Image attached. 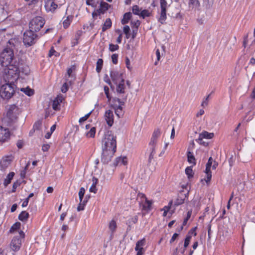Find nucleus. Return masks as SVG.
<instances>
[{"label":"nucleus","instance_id":"nucleus-1","mask_svg":"<svg viewBox=\"0 0 255 255\" xmlns=\"http://www.w3.org/2000/svg\"><path fill=\"white\" fill-rule=\"evenodd\" d=\"M0 63L1 66L5 67L2 72L5 78H8L9 76L15 77L19 75V63L14 57L11 48H5L0 53Z\"/></svg>","mask_w":255,"mask_h":255},{"label":"nucleus","instance_id":"nucleus-2","mask_svg":"<svg viewBox=\"0 0 255 255\" xmlns=\"http://www.w3.org/2000/svg\"><path fill=\"white\" fill-rule=\"evenodd\" d=\"M102 161L104 163H108L111 160L116 151L117 142L116 137L108 131L105 133L102 139Z\"/></svg>","mask_w":255,"mask_h":255},{"label":"nucleus","instance_id":"nucleus-3","mask_svg":"<svg viewBox=\"0 0 255 255\" xmlns=\"http://www.w3.org/2000/svg\"><path fill=\"white\" fill-rule=\"evenodd\" d=\"M19 75L15 77L9 76L8 78H4L2 75V79L0 82V96L4 100L10 99L15 93V85L14 81L18 80Z\"/></svg>","mask_w":255,"mask_h":255},{"label":"nucleus","instance_id":"nucleus-4","mask_svg":"<svg viewBox=\"0 0 255 255\" xmlns=\"http://www.w3.org/2000/svg\"><path fill=\"white\" fill-rule=\"evenodd\" d=\"M44 19L41 16L32 18L29 23V28L33 32L39 31L45 24Z\"/></svg>","mask_w":255,"mask_h":255},{"label":"nucleus","instance_id":"nucleus-5","mask_svg":"<svg viewBox=\"0 0 255 255\" xmlns=\"http://www.w3.org/2000/svg\"><path fill=\"white\" fill-rule=\"evenodd\" d=\"M24 238V233L22 231L19 232L17 236L13 237L10 244V248L12 251L17 252L20 249L21 245V239Z\"/></svg>","mask_w":255,"mask_h":255},{"label":"nucleus","instance_id":"nucleus-6","mask_svg":"<svg viewBox=\"0 0 255 255\" xmlns=\"http://www.w3.org/2000/svg\"><path fill=\"white\" fill-rule=\"evenodd\" d=\"M35 33L30 29L24 32L23 41L25 45L31 46L35 43L36 38L37 37V35Z\"/></svg>","mask_w":255,"mask_h":255},{"label":"nucleus","instance_id":"nucleus-7","mask_svg":"<svg viewBox=\"0 0 255 255\" xmlns=\"http://www.w3.org/2000/svg\"><path fill=\"white\" fill-rule=\"evenodd\" d=\"M18 114V108L14 105H10L7 111L6 118L9 122H12L16 119Z\"/></svg>","mask_w":255,"mask_h":255},{"label":"nucleus","instance_id":"nucleus-8","mask_svg":"<svg viewBox=\"0 0 255 255\" xmlns=\"http://www.w3.org/2000/svg\"><path fill=\"white\" fill-rule=\"evenodd\" d=\"M160 5L161 11L158 21L163 24L165 21L166 17V9L167 8V3L166 0H160Z\"/></svg>","mask_w":255,"mask_h":255},{"label":"nucleus","instance_id":"nucleus-9","mask_svg":"<svg viewBox=\"0 0 255 255\" xmlns=\"http://www.w3.org/2000/svg\"><path fill=\"white\" fill-rule=\"evenodd\" d=\"M111 78L115 84H118L119 82H123L124 77L123 72L117 70H113L110 72Z\"/></svg>","mask_w":255,"mask_h":255},{"label":"nucleus","instance_id":"nucleus-10","mask_svg":"<svg viewBox=\"0 0 255 255\" xmlns=\"http://www.w3.org/2000/svg\"><path fill=\"white\" fill-rule=\"evenodd\" d=\"M213 159L210 157L206 165L205 173L206 174V177L205 179L206 182L207 183L210 181L212 177V173L211 171V167L213 162Z\"/></svg>","mask_w":255,"mask_h":255},{"label":"nucleus","instance_id":"nucleus-11","mask_svg":"<svg viewBox=\"0 0 255 255\" xmlns=\"http://www.w3.org/2000/svg\"><path fill=\"white\" fill-rule=\"evenodd\" d=\"M12 160L11 156L3 157L0 161V167L1 170H5L10 164Z\"/></svg>","mask_w":255,"mask_h":255},{"label":"nucleus","instance_id":"nucleus-12","mask_svg":"<svg viewBox=\"0 0 255 255\" xmlns=\"http://www.w3.org/2000/svg\"><path fill=\"white\" fill-rule=\"evenodd\" d=\"M10 132L8 128L0 126V143L6 141L9 137Z\"/></svg>","mask_w":255,"mask_h":255},{"label":"nucleus","instance_id":"nucleus-13","mask_svg":"<svg viewBox=\"0 0 255 255\" xmlns=\"http://www.w3.org/2000/svg\"><path fill=\"white\" fill-rule=\"evenodd\" d=\"M105 119L109 127H112L114 123V115L113 112L108 110L105 113Z\"/></svg>","mask_w":255,"mask_h":255},{"label":"nucleus","instance_id":"nucleus-14","mask_svg":"<svg viewBox=\"0 0 255 255\" xmlns=\"http://www.w3.org/2000/svg\"><path fill=\"white\" fill-rule=\"evenodd\" d=\"M63 98L62 96H58L53 101L52 108L55 111L60 110V104L62 102Z\"/></svg>","mask_w":255,"mask_h":255},{"label":"nucleus","instance_id":"nucleus-15","mask_svg":"<svg viewBox=\"0 0 255 255\" xmlns=\"http://www.w3.org/2000/svg\"><path fill=\"white\" fill-rule=\"evenodd\" d=\"M114 101L115 102H118L119 105L118 106L116 105L117 108L115 109V113L117 115L118 117H120L123 115L122 112V106L124 105V102H122L119 99H115Z\"/></svg>","mask_w":255,"mask_h":255},{"label":"nucleus","instance_id":"nucleus-16","mask_svg":"<svg viewBox=\"0 0 255 255\" xmlns=\"http://www.w3.org/2000/svg\"><path fill=\"white\" fill-rule=\"evenodd\" d=\"M213 136V133H210L206 131H204L199 134V137L196 140L198 142H200L203 138L211 139Z\"/></svg>","mask_w":255,"mask_h":255},{"label":"nucleus","instance_id":"nucleus-17","mask_svg":"<svg viewBox=\"0 0 255 255\" xmlns=\"http://www.w3.org/2000/svg\"><path fill=\"white\" fill-rule=\"evenodd\" d=\"M141 198H143L145 201H140V203H142L143 204V209L144 210H150L151 205V201L147 200L145 196L143 194H140L139 195Z\"/></svg>","mask_w":255,"mask_h":255},{"label":"nucleus","instance_id":"nucleus-18","mask_svg":"<svg viewBox=\"0 0 255 255\" xmlns=\"http://www.w3.org/2000/svg\"><path fill=\"white\" fill-rule=\"evenodd\" d=\"M117 226L116 221L115 220H111L109 224V229L110 232V239H112L113 235L116 231Z\"/></svg>","mask_w":255,"mask_h":255},{"label":"nucleus","instance_id":"nucleus-19","mask_svg":"<svg viewBox=\"0 0 255 255\" xmlns=\"http://www.w3.org/2000/svg\"><path fill=\"white\" fill-rule=\"evenodd\" d=\"M157 141V139L151 137L150 141L149 143V145L150 146L151 153L149 156V158H152L155 152V147L156 145V143Z\"/></svg>","mask_w":255,"mask_h":255},{"label":"nucleus","instance_id":"nucleus-20","mask_svg":"<svg viewBox=\"0 0 255 255\" xmlns=\"http://www.w3.org/2000/svg\"><path fill=\"white\" fill-rule=\"evenodd\" d=\"M45 8L47 12H54L57 7V4L54 1L49 2L47 3H45Z\"/></svg>","mask_w":255,"mask_h":255},{"label":"nucleus","instance_id":"nucleus-21","mask_svg":"<svg viewBox=\"0 0 255 255\" xmlns=\"http://www.w3.org/2000/svg\"><path fill=\"white\" fill-rule=\"evenodd\" d=\"M145 240L144 239L137 242L135 248V250L137 253H144V250L143 248Z\"/></svg>","mask_w":255,"mask_h":255},{"label":"nucleus","instance_id":"nucleus-22","mask_svg":"<svg viewBox=\"0 0 255 255\" xmlns=\"http://www.w3.org/2000/svg\"><path fill=\"white\" fill-rule=\"evenodd\" d=\"M117 85L116 91L118 94H124L125 93V89L126 88L125 81L123 82H119L118 84H115Z\"/></svg>","mask_w":255,"mask_h":255},{"label":"nucleus","instance_id":"nucleus-23","mask_svg":"<svg viewBox=\"0 0 255 255\" xmlns=\"http://www.w3.org/2000/svg\"><path fill=\"white\" fill-rule=\"evenodd\" d=\"M75 70L74 66L71 67L67 69V74L65 75V80L67 82H69L70 83H71L72 80H69V78H74V75L73 74V72Z\"/></svg>","mask_w":255,"mask_h":255},{"label":"nucleus","instance_id":"nucleus-24","mask_svg":"<svg viewBox=\"0 0 255 255\" xmlns=\"http://www.w3.org/2000/svg\"><path fill=\"white\" fill-rule=\"evenodd\" d=\"M110 6V5L108 3L101 1L98 10L101 14H104L109 9Z\"/></svg>","mask_w":255,"mask_h":255},{"label":"nucleus","instance_id":"nucleus-25","mask_svg":"<svg viewBox=\"0 0 255 255\" xmlns=\"http://www.w3.org/2000/svg\"><path fill=\"white\" fill-rule=\"evenodd\" d=\"M128 163V158L126 156L119 157L116 158V165H125Z\"/></svg>","mask_w":255,"mask_h":255},{"label":"nucleus","instance_id":"nucleus-26","mask_svg":"<svg viewBox=\"0 0 255 255\" xmlns=\"http://www.w3.org/2000/svg\"><path fill=\"white\" fill-rule=\"evenodd\" d=\"M186 197V194L178 196L176 201L174 202V205L176 206L180 205L184 203L185 198Z\"/></svg>","mask_w":255,"mask_h":255},{"label":"nucleus","instance_id":"nucleus-27","mask_svg":"<svg viewBox=\"0 0 255 255\" xmlns=\"http://www.w3.org/2000/svg\"><path fill=\"white\" fill-rule=\"evenodd\" d=\"M73 18V15H68L63 21V25L64 28H67L70 25Z\"/></svg>","mask_w":255,"mask_h":255},{"label":"nucleus","instance_id":"nucleus-28","mask_svg":"<svg viewBox=\"0 0 255 255\" xmlns=\"http://www.w3.org/2000/svg\"><path fill=\"white\" fill-rule=\"evenodd\" d=\"M14 174H15L13 172H11L6 176L3 182L4 186H7L11 182Z\"/></svg>","mask_w":255,"mask_h":255},{"label":"nucleus","instance_id":"nucleus-29","mask_svg":"<svg viewBox=\"0 0 255 255\" xmlns=\"http://www.w3.org/2000/svg\"><path fill=\"white\" fill-rule=\"evenodd\" d=\"M96 131L95 127H92L89 131L85 133V135L88 138H93L95 137Z\"/></svg>","mask_w":255,"mask_h":255},{"label":"nucleus","instance_id":"nucleus-30","mask_svg":"<svg viewBox=\"0 0 255 255\" xmlns=\"http://www.w3.org/2000/svg\"><path fill=\"white\" fill-rule=\"evenodd\" d=\"M187 160L190 164H192L193 165L196 164V159L193 155V153L190 151L187 152Z\"/></svg>","mask_w":255,"mask_h":255},{"label":"nucleus","instance_id":"nucleus-31","mask_svg":"<svg viewBox=\"0 0 255 255\" xmlns=\"http://www.w3.org/2000/svg\"><path fill=\"white\" fill-rule=\"evenodd\" d=\"M131 17V13L130 12H127L124 14L123 18L121 20V22L123 24H127L129 20Z\"/></svg>","mask_w":255,"mask_h":255},{"label":"nucleus","instance_id":"nucleus-32","mask_svg":"<svg viewBox=\"0 0 255 255\" xmlns=\"http://www.w3.org/2000/svg\"><path fill=\"white\" fill-rule=\"evenodd\" d=\"M20 226L21 224L19 222H16L10 228L9 232L11 233H14L15 232L18 231V232L19 233V232L20 231H19Z\"/></svg>","mask_w":255,"mask_h":255},{"label":"nucleus","instance_id":"nucleus-33","mask_svg":"<svg viewBox=\"0 0 255 255\" xmlns=\"http://www.w3.org/2000/svg\"><path fill=\"white\" fill-rule=\"evenodd\" d=\"M29 217V214L26 211H22L21 212L19 216L18 219L21 221L24 222L26 221Z\"/></svg>","mask_w":255,"mask_h":255},{"label":"nucleus","instance_id":"nucleus-34","mask_svg":"<svg viewBox=\"0 0 255 255\" xmlns=\"http://www.w3.org/2000/svg\"><path fill=\"white\" fill-rule=\"evenodd\" d=\"M93 183L91 186L90 188V192L96 193L97 192V189L96 188V185L98 182V179L95 177L93 178L92 179Z\"/></svg>","mask_w":255,"mask_h":255},{"label":"nucleus","instance_id":"nucleus-35","mask_svg":"<svg viewBox=\"0 0 255 255\" xmlns=\"http://www.w3.org/2000/svg\"><path fill=\"white\" fill-rule=\"evenodd\" d=\"M112 26V21L110 18L106 19L102 27V31H105Z\"/></svg>","mask_w":255,"mask_h":255},{"label":"nucleus","instance_id":"nucleus-36","mask_svg":"<svg viewBox=\"0 0 255 255\" xmlns=\"http://www.w3.org/2000/svg\"><path fill=\"white\" fill-rule=\"evenodd\" d=\"M192 237L191 235H187L185 239L184 243V248L183 251L182 252V253L183 254L185 252V249L188 246V245L190 244V242L191 241Z\"/></svg>","mask_w":255,"mask_h":255},{"label":"nucleus","instance_id":"nucleus-37","mask_svg":"<svg viewBox=\"0 0 255 255\" xmlns=\"http://www.w3.org/2000/svg\"><path fill=\"white\" fill-rule=\"evenodd\" d=\"M21 91L24 92L26 95L28 96H31L34 94L33 91L29 87L21 88Z\"/></svg>","mask_w":255,"mask_h":255},{"label":"nucleus","instance_id":"nucleus-38","mask_svg":"<svg viewBox=\"0 0 255 255\" xmlns=\"http://www.w3.org/2000/svg\"><path fill=\"white\" fill-rule=\"evenodd\" d=\"M103 60L102 59H99L96 63V71L99 73L102 68Z\"/></svg>","mask_w":255,"mask_h":255},{"label":"nucleus","instance_id":"nucleus-39","mask_svg":"<svg viewBox=\"0 0 255 255\" xmlns=\"http://www.w3.org/2000/svg\"><path fill=\"white\" fill-rule=\"evenodd\" d=\"M189 5L190 7L196 8L199 6V2L198 0H189Z\"/></svg>","mask_w":255,"mask_h":255},{"label":"nucleus","instance_id":"nucleus-40","mask_svg":"<svg viewBox=\"0 0 255 255\" xmlns=\"http://www.w3.org/2000/svg\"><path fill=\"white\" fill-rule=\"evenodd\" d=\"M185 173L187 175L188 178L192 177L193 176V172L192 167H191V166L187 167L185 169Z\"/></svg>","mask_w":255,"mask_h":255},{"label":"nucleus","instance_id":"nucleus-41","mask_svg":"<svg viewBox=\"0 0 255 255\" xmlns=\"http://www.w3.org/2000/svg\"><path fill=\"white\" fill-rule=\"evenodd\" d=\"M150 14V12L147 9L141 10L139 16L144 18L145 17L149 16Z\"/></svg>","mask_w":255,"mask_h":255},{"label":"nucleus","instance_id":"nucleus-42","mask_svg":"<svg viewBox=\"0 0 255 255\" xmlns=\"http://www.w3.org/2000/svg\"><path fill=\"white\" fill-rule=\"evenodd\" d=\"M93 111V110H92L89 113H88L86 115H85V116L80 118V119L79 120V123L82 124L83 122L86 121L89 118V117L90 116V115H91Z\"/></svg>","mask_w":255,"mask_h":255},{"label":"nucleus","instance_id":"nucleus-43","mask_svg":"<svg viewBox=\"0 0 255 255\" xmlns=\"http://www.w3.org/2000/svg\"><path fill=\"white\" fill-rule=\"evenodd\" d=\"M132 12L135 14L139 15L141 9H140L139 6L137 5L132 6Z\"/></svg>","mask_w":255,"mask_h":255},{"label":"nucleus","instance_id":"nucleus-44","mask_svg":"<svg viewBox=\"0 0 255 255\" xmlns=\"http://www.w3.org/2000/svg\"><path fill=\"white\" fill-rule=\"evenodd\" d=\"M131 26L133 29H137L138 26L140 24V22L138 20L131 21Z\"/></svg>","mask_w":255,"mask_h":255},{"label":"nucleus","instance_id":"nucleus-45","mask_svg":"<svg viewBox=\"0 0 255 255\" xmlns=\"http://www.w3.org/2000/svg\"><path fill=\"white\" fill-rule=\"evenodd\" d=\"M85 190L84 188H83V187L80 188L79 193H78L80 202H82L83 201L82 200H83L84 195L85 194Z\"/></svg>","mask_w":255,"mask_h":255},{"label":"nucleus","instance_id":"nucleus-46","mask_svg":"<svg viewBox=\"0 0 255 255\" xmlns=\"http://www.w3.org/2000/svg\"><path fill=\"white\" fill-rule=\"evenodd\" d=\"M161 134V131L159 128L155 129L152 135V137L157 139Z\"/></svg>","mask_w":255,"mask_h":255},{"label":"nucleus","instance_id":"nucleus-47","mask_svg":"<svg viewBox=\"0 0 255 255\" xmlns=\"http://www.w3.org/2000/svg\"><path fill=\"white\" fill-rule=\"evenodd\" d=\"M48 55L49 57H51L53 55H54L55 56L57 57L59 56V53L54 50L53 47H51V48L49 50Z\"/></svg>","mask_w":255,"mask_h":255},{"label":"nucleus","instance_id":"nucleus-48","mask_svg":"<svg viewBox=\"0 0 255 255\" xmlns=\"http://www.w3.org/2000/svg\"><path fill=\"white\" fill-rule=\"evenodd\" d=\"M137 220H138V218L137 216H135L132 217V218H130L129 219H128L127 221V224H129V226H130V224L131 223H132V224L136 223L137 221Z\"/></svg>","mask_w":255,"mask_h":255},{"label":"nucleus","instance_id":"nucleus-49","mask_svg":"<svg viewBox=\"0 0 255 255\" xmlns=\"http://www.w3.org/2000/svg\"><path fill=\"white\" fill-rule=\"evenodd\" d=\"M119 46L117 44H110L109 49L110 51L114 52L119 49Z\"/></svg>","mask_w":255,"mask_h":255},{"label":"nucleus","instance_id":"nucleus-50","mask_svg":"<svg viewBox=\"0 0 255 255\" xmlns=\"http://www.w3.org/2000/svg\"><path fill=\"white\" fill-rule=\"evenodd\" d=\"M85 203V201H83L82 202H80L79 205L77 207V211H80L83 210L84 209Z\"/></svg>","mask_w":255,"mask_h":255},{"label":"nucleus","instance_id":"nucleus-51","mask_svg":"<svg viewBox=\"0 0 255 255\" xmlns=\"http://www.w3.org/2000/svg\"><path fill=\"white\" fill-rule=\"evenodd\" d=\"M172 205V201H170L169 202L168 206H164V208L161 209V211L168 212L169 209H170Z\"/></svg>","mask_w":255,"mask_h":255},{"label":"nucleus","instance_id":"nucleus-52","mask_svg":"<svg viewBox=\"0 0 255 255\" xmlns=\"http://www.w3.org/2000/svg\"><path fill=\"white\" fill-rule=\"evenodd\" d=\"M104 91L105 93V94L106 95L107 98L108 99V100H111V97L109 95V88L108 86H105L104 87Z\"/></svg>","mask_w":255,"mask_h":255},{"label":"nucleus","instance_id":"nucleus-53","mask_svg":"<svg viewBox=\"0 0 255 255\" xmlns=\"http://www.w3.org/2000/svg\"><path fill=\"white\" fill-rule=\"evenodd\" d=\"M68 82H67L66 81V82H65L63 84V86H62V87L61 88V91H62V93H66L67 91V90H68L67 83H68Z\"/></svg>","mask_w":255,"mask_h":255},{"label":"nucleus","instance_id":"nucleus-54","mask_svg":"<svg viewBox=\"0 0 255 255\" xmlns=\"http://www.w3.org/2000/svg\"><path fill=\"white\" fill-rule=\"evenodd\" d=\"M118 55L116 54H114L112 55V60L114 64L118 63Z\"/></svg>","mask_w":255,"mask_h":255},{"label":"nucleus","instance_id":"nucleus-55","mask_svg":"<svg viewBox=\"0 0 255 255\" xmlns=\"http://www.w3.org/2000/svg\"><path fill=\"white\" fill-rule=\"evenodd\" d=\"M41 123L40 122H37L36 123H35L34 124V125H33V129L34 130H35V129H39L40 126H41Z\"/></svg>","mask_w":255,"mask_h":255},{"label":"nucleus","instance_id":"nucleus-56","mask_svg":"<svg viewBox=\"0 0 255 255\" xmlns=\"http://www.w3.org/2000/svg\"><path fill=\"white\" fill-rule=\"evenodd\" d=\"M191 215V212H189V211L188 212L187 217L184 220V221H183V224L184 226H185L186 224L188 219L190 218Z\"/></svg>","mask_w":255,"mask_h":255},{"label":"nucleus","instance_id":"nucleus-57","mask_svg":"<svg viewBox=\"0 0 255 255\" xmlns=\"http://www.w3.org/2000/svg\"><path fill=\"white\" fill-rule=\"evenodd\" d=\"M86 4L88 5H91L92 7H95L96 4L93 0H86Z\"/></svg>","mask_w":255,"mask_h":255},{"label":"nucleus","instance_id":"nucleus-58","mask_svg":"<svg viewBox=\"0 0 255 255\" xmlns=\"http://www.w3.org/2000/svg\"><path fill=\"white\" fill-rule=\"evenodd\" d=\"M126 64L127 67L129 70H130L131 69V67L130 66V60L128 57H127L126 59Z\"/></svg>","mask_w":255,"mask_h":255},{"label":"nucleus","instance_id":"nucleus-59","mask_svg":"<svg viewBox=\"0 0 255 255\" xmlns=\"http://www.w3.org/2000/svg\"><path fill=\"white\" fill-rule=\"evenodd\" d=\"M123 31L125 34L129 33L130 31L129 27L128 25L125 26L123 28Z\"/></svg>","mask_w":255,"mask_h":255},{"label":"nucleus","instance_id":"nucleus-60","mask_svg":"<svg viewBox=\"0 0 255 255\" xmlns=\"http://www.w3.org/2000/svg\"><path fill=\"white\" fill-rule=\"evenodd\" d=\"M195 230H196V228L192 229L189 232L188 235H191V236H192V235H193L194 236H196L197 234L195 232Z\"/></svg>","mask_w":255,"mask_h":255},{"label":"nucleus","instance_id":"nucleus-61","mask_svg":"<svg viewBox=\"0 0 255 255\" xmlns=\"http://www.w3.org/2000/svg\"><path fill=\"white\" fill-rule=\"evenodd\" d=\"M49 147H50V146L49 144H43L42 146V150L43 151H47L48 150Z\"/></svg>","mask_w":255,"mask_h":255},{"label":"nucleus","instance_id":"nucleus-62","mask_svg":"<svg viewBox=\"0 0 255 255\" xmlns=\"http://www.w3.org/2000/svg\"><path fill=\"white\" fill-rule=\"evenodd\" d=\"M178 235H179L178 234L174 233L173 235V236L170 241V243H172V242H173L176 239V238L178 237Z\"/></svg>","mask_w":255,"mask_h":255},{"label":"nucleus","instance_id":"nucleus-63","mask_svg":"<svg viewBox=\"0 0 255 255\" xmlns=\"http://www.w3.org/2000/svg\"><path fill=\"white\" fill-rule=\"evenodd\" d=\"M19 186V184L17 182H14L13 184L12 192H14L15 191L16 188Z\"/></svg>","mask_w":255,"mask_h":255},{"label":"nucleus","instance_id":"nucleus-64","mask_svg":"<svg viewBox=\"0 0 255 255\" xmlns=\"http://www.w3.org/2000/svg\"><path fill=\"white\" fill-rule=\"evenodd\" d=\"M101 14V12L99 11L98 9L92 13V16L93 17L100 15Z\"/></svg>","mask_w":255,"mask_h":255}]
</instances>
